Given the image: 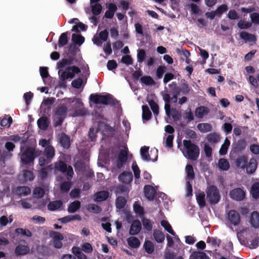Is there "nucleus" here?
Here are the masks:
<instances>
[{
    "label": "nucleus",
    "instance_id": "1",
    "mask_svg": "<svg viewBox=\"0 0 259 259\" xmlns=\"http://www.w3.org/2000/svg\"><path fill=\"white\" fill-rule=\"evenodd\" d=\"M39 144L42 147H46L44 152V155L39 159V164L40 166H44L51 161L55 156V149L53 147L49 145V141L41 139L39 142Z\"/></svg>",
    "mask_w": 259,
    "mask_h": 259
},
{
    "label": "nucleus",
    "instance_id": "2",
    "mask_svg": "<svg viewBox=\"0 0 259 259\" xmlns=\"http://www.w3.org/2000/svg\"><path fill=\"white\" fill-rule=\"evenodd\" d=\"M183 145L185 148L183 151L184 155L189 159L196 160L199 154L198 147L188 140H184Z\"/></svg>",
    "mask_w": 259,
    "mask_h": 259
},
{
    "label": "nucleus",
    "instance_id": "3",
    "mask_svg": "<svg viewBox=\"0 0 259 259\" xmlns=\"http://www.w3.org/2000/svg\"><path fill=\"white\" fill-rule=\"evenodd\" d=\"M65 101L67 104H73L71 109L73 116H82L85 114V110L82 107L83 103L80 99L76 98H67L65 99Z\"/></svg>",
    "mask_w": 259,
    "mask_h": 259
},
{
    "label": "nucleus",
    "instance_id": "4",
    "mask_svg": "<svg viewBox=\"0 0 259 259\" xmlns=\"http://www.w3.org/2000/svg\"><path fill=\"white\" fill-rule=\"evenodd\" d=\"M21 160L25 164H29L33 162L34 156H38L40 152L35 151L33 148H27L23 150L22 146H21Z\"/></svg>",
    "mask_w": 259,
    "mask_h": 259
},
{
    "label": "nucleus",
    "instance_id": "5",
    "mask_svg": "<svg viewBox=\"0 0 259 259\" xmlns=\"http://www.w3.org/2000/svg\"><path fill=\"white\" fill-rule=\"evenodd\" d=\"M186 173V196L190 197L192 195V184L194 178V173L193 167L191 165H187L185 168Z\"/></svg>",
    "mask_w": 259,
    "mask_h": 259
},
{
    "label": "nucleus",
    "instance_id": "6",
    "mask_svg": "<svg viewBox=\"0 0 259 259\" xmlns=\"http://www.w3.org/2000/svg\"><path fill=\"white\" fill-rule=\"evenodd\" d=\"M206 192L207 199L211 204H217L220 200V195L217 188L213 186L208 187Z\"/></svg>",
    "mask_w": 259,
    "mask_h": 259
},
{
    "label": "nucleus",
    "instance_id": "7",
    "mask_svg": "<svg viewBox=\"0 0 259 259\" xmlns=\"http://www.w3.org/2000/svg\"><path fill=\"white\" fill-rule=\"evenodd\" d=\"M140 154L143 160L154 161L157 158V150L156 149H151L150 155L149 153V147L144 146L141 148Z\"/></svg>",
    "mask_w": 259,
    "mask_h": 259
},
{
    "label": "nucleus",
    "instance_id": "8",
    "mask_svg": "<svg viewBox=\"0 0 259 259\" xmlns=\"http://www.w3.org/2000/svg\"><path fill=\"white\" fill-rule=\"evenodd\" d=\"M80 72V69L75 66L68 67L61 73L60 78L62 80H71L75 76V74Z\"/></svg>",
    "mask_w": 259,
    "mask_h": 259
},
{
    "label": "nucleus",
    "instance_id": "9",
    "mask_svg": "<svg viewBox=\"0 0 259 259\" xmlns=\"http://www.w3.org/2000/svg\"><path fill=\"white\" fill-rule=\"evenodd\" d=\"M90 100L96 104H103L105 105L113 104L114 101L110 95H91L90 97Z\"/></svg>",
    "mask_w": 259,
    "mask_h": 259
},
{
    "label": "nucleus",
    "instance_id": "10",
    "mask_svg": "<svg viewBox=\"0 0 259 259\" xmlns=\"http://www.w3.org/2000/svg\"><path fill=\"white\" fill-rule=\"evenodd\" d=\"M50 236L52 239V243L55 248H61L62 247L63 244L61 241L64 239L62 234L53 231L50 232Z\"/></svg>",
    "mask_w": 259,
    "mask_h": 259
},
{
    "label": "nucleus",
    "instance_id": "11",
    "mask_svg": "<svg viewBox=\"0 0 259 259\" xmlns=\"http://www.w3.org/2000/svg\"><path fill=\"white\" fill-rule=\"evenodd\" d=\"M55 168L63 173H66L67 179L70 180L73 175V170L71 166H68L62 161H59L55 164Z\"/></svg>",
    "mask_w": 259,
    "mask_h": 259
},
{
    "label": "nucleus",
    "instance_id": "12",
    "mask_svg": "<svg viewBox=\"0 0 259 259\" xmlns=\"http://www.w3.org/2000/svg\"><path fill=\"white\" fill-rule=\"evenodd\" d=\"M67 110L66 107H61L57 110L54 117L56 126L61 124L66 116Z\"/></svg>",
    "mask_w": 259,
    "mask_h": 259
},
{
    "label": "nucleus",
    "instance_id": "13",
    "mask_svg": "<svg viewBox=\"0 0 259 259\" xmlns=\"http://www.w3.org/2000/svg\"><path fill=\"white\" fill-rule=\"evenodd\" d=\"M108 37V32L107 30L101 31L99 35H95L93 38V41L94 44L101 46L103 42L107 40Z\"/></svg>",
    "mask_w": 259,
    "mask_h": 259
},
{
    "label": "nucleus",
    "instance_id": "14",
    "mask_svg": "<svg viewBox=\"0 0 259 259\" xmlns=\"http://www.w3.org/2000/svg\"><path fill=\"white\" fill-rule=\"evenodd\" d=\"M245 192L240 188H236L230 191V196L231 198L237 201H241L245 197Z\"/></svg>",
    "mask_w": 259,
    "mask_h": 259
},
{
    "label": "nucleus",
    "instance_id": "15",
    "mask_svg": "<svg viewBox=\"0 0 259 259\" xmlns=\"http://www.w3.org/2000/svg\"><path fill=\"white\" fill-rule=\"evenodd\" d=\"M227 218L230 223L234 226L238 225L240 220L239 213L235 210H231L229 211Z\"/></svg>",
    "mask_w": 259,
    "mask_h": 259
},
{
    "label": "nucleus",
    "instance_id": "16",
    "mask_svg": "<svg viewBox=\"0 0 259 259\" xmlns=\"http://www.w3.org/2000/svg\"><path fill=\"white\" fill-rule=\"evenodd\" d=\"M127 152V149L125 147L120 150L117 162V166L118 168L122 167L123 164L126 161Z\"/></svg>",
    "mask_w": 259,
    "mask_h": 259
},
{
    "label": "nucleus",
    "instance_id": "17",
    "mask_svg": "<svg viewBox=\"0 0 259 259\" xmlns=\"http://www.w3.org/2000/svg\"><path fill=\"white\" fill-rule=\"evenodd\" d=\"M256 167L257 161L256 159L254 158H251L248 163L246 164L245 168H246L247 173L252 174L256 170Z\"/></svg>",
    "mask_w": 259,
    "mask_h": 259
},
{
    "label": "nucleus",
    "instance_id": "18",
    "mask_svg": "<svg viewBox=\"0 0 259 259\" xmlns=\"http://www.w3.org/2000/svg\"><path fill=\"white\" fill-rule=\"evenodd\" d=\"M141 229V224L139 221H135L131 225L130 229V234L132 235L138 234Z\"/></svg>",
    "mask_w": 259,
    "mask_h": 259
},
{
    "label": "nucleus",
    "instance_id": "19",
    "mask_svg": "<svg viewBox=\"0 0 259 259\" xmlns=\"http://www.w3.org/2000/svg\"><path fill=\"white\" fill-rule=\"evenodd\" d=\"M155 189L151 186L146 185L144 187V193L146 197L148 200H152L154 197Z\"/></svg>",
    "mask_w": 259,
    "mask_h": 259
},
{
    "label": "nucleus",
    "instance_id": "20",
    "mask_svg": "<svg viewBox=\"0 0 259 259\" xmlns=\"http://www.w3.org/2000/svg\"><path fill=\"white\" fill-rule=\"evenodd\" d=\"M248 161V158L246 156L241 155L238 157L236 160V165L237 166L244 169Z\"/></svg>",
    "mask_w": 259,
    "mask_h": 259
},
{
    "label": "nucleus",
    "instance_id": "21",
    "mask_svg": "<svg viewBox=\"0 0 259 259\" xmlns=\"http://www.w3.org/2000/svg\"><path fill=\"white\" fill-rule=\"evenodd\" d=\"M209 112V109L204 107L200 106L195 109V116L199 118H203L204 116L206 115Z\"/></svg>",
    "mask_w": 259,
    "mask_h": 259
},
{
    "label": "nucleus",
    "instance_id": "22",
    "mask_svg": "<svg viewBox=\"0 0 259 259\" xmlns=\"http://www.w3.org/2000/svg\"><path fill=\"white\" fill-rule=\"evenodd\" d=\"M118 179L123 183L128 184L132 181L133 176L131 172H124L119 176Z\"/></svg>",
    "mask_w": 259,
    "mask_h": 259
},
{
    "label": "nucleus",
    "instance_id": "23",
    "mask_svg": "<svg viewBox=\"0 0 259 259\" xmlns=\"http://www.w3.org/2000/svg\"><path fill=\"white\" fill-rule=\"evenodd\" d=\"M80 247L74 246L72 248V252L78 259H87V255Z\"/></svg>",
    "mask_w": 259,
    "mask_h": 259
},
{
    "label": "nucleus",
    "instance_id": "24",
    "mask_svg": "<svg viewBox=\"0 0 259 259\" xmlns=\"http://www.w3.org/2000/svg\"><path fill=\"white\" fill-rule=\"evenodd\" d=\"M59 142L61 145L64 148L68 149L70 147V141L69 138L64 134L60 135Z\"/></svg>",
    "mask_w": 259,
    "mask_h": 259
},
{
    "label": "nucleus",
    "instance_id": "25",
    "mask_svg": "<svg viewBox=\"0 0 259 259\" xmlns=\"http://www.w3.org/2000/svg\"><path fill=\"white\" fill-rule=\"evenodd\" d=\"M250 223L252 227H259V213L257 211H253L251 214Z\"/></svg>",
    "mask_w": 259,
    "mask_h": 259
},
{
    "label": "nucleus",
    "instance_id": "26",
    "mask_svg": "<svg viewBox=\"0 0 259 259\" xmlns=\"http://www.w3.org/2000/svg\"><path fill=\"white\" fill-rule=\"evenodd\" d=\"M218 167L221 170L227 171L230 168V163L226 159L221 158L219 160Z\"/></svg>",
    "mask_w": 259,
    "mask_h": 259
},
{
    "label": "nucleus",
    "instance_id": "27",
    "mask_svg": "<svg viewBox=\"0 0 259 259\" xmlns=\"http://www.w3.org/2000/svg\"><path fill=\"white\" fill-rule=\"evenodd\" d=\"M29 251V248L25 245H19L15 250L17 255H25Z\"/></svg>",
    "mask_w": 259,
    "mask_h": 259
},
{
    "label": "nucleus",
    "instance_id": "28",
    "mask_svg": "<svg viewBox=\"0 0 259 259\" xmlns=\"http://www.w3.org/2000/svg\"><path fill=\"white\" fill-rule=\"evenodd\" d=\"M109 196V193L107 191H103L97 193L95 195V200L96 201H102L106 200Z\"/></svg>",
    "mask_w": 259,
    "mask_h": 259
},
{
    "label": "nucleus",
    "instance_id": "29",
    "mask_svg": "<svg viewBox=\"0 0 259 259\" xmlns=\"http://www.w3.org/2000/svg\"><path fill=\"white\" fill-rule=\"evenodd\" d=\"M198 130L202 133H207L212 130L211 125L207 123H199L197 126Z\"/></svg>",
    "mask_w": 259,
    "mask_h": 259
},
{
    "label": "nucleus",
    "instance_id": "30",
    "mask_svg": "<svg viewBox=\"0 0 259 259\" xmlns=\"http://www.w3.org/2000/svg\"><path fill=\"white\" fill-rule=\"evenodd\" d=\"M49 122L47 117H42L37 120V125L39 128L42 130L47 129L49 125Z\"/></svg>",
    "mask_w": 259,
    "mask_h": 259
},
{
    "label": "nucleus",
    "instance_id": "31",
    "mask_svg": "<svg viewBox=\"0 0 259 259\" xmlns=\"http://www.w3.org/2000/svg\"><path fill=\"white\" fill-rule=\"evenodd\" d=\"M153 236L155 241L158 243L162 242L165 239L164 234L161 231L157 230L154 231Z\"/></svg>",
    "mask_w": 259,
    "mask_h": 259
},
{
    "label": "nucleus",
    "instance_id": "32",
    "mask_svg": "<svg viewBox=\"0 0 259 259\" xmlns=\"http://www.w3.org/2000/svg\"><path fill=\"white\" fill-rule=\"evenodd\" d=\"M240 36L242 39L249 42H255L256 40L254 35L246 32H241Z\"/></svg>",
    "mask_w": 259,
    "mask_h": 259
},
{
    "label": "nucleus",
    "instance_id": "33",
    "mask_svg": "<svg viewBox=\"0 0 259 259\" xmlns=\"http://www.w3.org/2000/svg\"><path fill=\"white\" fill-rule=\"evenodd\" d=\"M31 192L30 189L26 186L19 187L17 188L16 193L20 196H26Z\"/></svg>",
    "mask_w": 259,
    "mask_h": 259
},
{
    "label": "nucleus",
    "instance_id": "34",
    "mask_svg": "<svg viewBox=\"0 0 259 259\" xmlns=\"http://www.w3.org/2000/svg\"><path fill=\"white\" fill-rule=\"evenodd\" d=\"M230 145V141L226 138L224 141V143L222 145L220 150L219 153L221 155H224L227 153L228 149Z\"/></svg>",
    "mask_w": 259,
    "mask_h": 259
},
{
    "label": "nucleus",
    "instance_id": "35",
    "mask_svg": "<svg viewBox=\"0 0 259 259\" xmlns=\"http://www.w3.org/2000/svg\"><path fill=\"white\" fill-rule=\"evenodd\" d=\"M72 41L74 44L80 46L84 42V38L80 35L73 34L72 35Z\"/></svg>",
    "mask_w": 259,
    "mask_h": 259
},
{
    "label": "nucleus",
    "instance_id": "36",
    "mask_svg": "<svg viewBox=\"0 0 259 259\" xmlns=\"http://www.w3.org/2000/svg\"><path fill=\"white\" fill-rule=\"evenodd\" d=\"M128 245L133 248H138L140 245L139 240L135 237H131L127 239Z\"/></svg>",
    "mask_w": 259,
    "mask_h": 259
},
{
    "label": "nucleus",
    "instance_id": "37",
    "mask_svg": "<svg viewBox=\"0 0 259 259\" xmlns=\"http://www.w3.org/2000/svg\"><path fill=\"white\" fill-rule=\"evenodd\" d=\"M81 220V217L79 215H69L63 217L60 219L62 223H66L73 220Z\"/></svg>",
    "mask_w": 259,
    "mask_h": 259
},
{
    "label": "nucleus",
    "instance_id": "38",
    "mask_svg": "<svg viewBox=\"0 0 259 259\" xmlns=\"http://www.w3.org/2000/svg\"><path fill=\"white\" fill-rule=\"evenodd\" d=\"M250 193L254 198L259 197V183H255L251 187Z\"/></svg>",
    "mask_w": 259,
    "mask_h": 259
},
{
    "label": "nucleus",
    "instance_id": "39",
    "mask_svg": "<svg viewBox=\"0 0 259 259\" xmlns=\"http://www.w3.org/2000/svg\"><path fill=\"white\" fill-rule=\"evenodd\" d=\"M62 205V203L61 201L56 200L50 202L49 204L48 207L49 210L54 211L60 208Z\"/></svg>",
    "mask_w": 259,
    "mask_h": 259
},
{
    "label": "nucleus",
    "instance_id": "40",
    "mask_svg": "<svg viewBox=\"0 0 259 259\" xmlns=\"http://www.w3.org/2000/svg\"><path fill=\"white\" fill-rule=\"evenodd\" d=\"M168 112V114L166 112V115L168 116H172L175 120H179L181 116L180 113L178 111L175 109H170V107H169Z\"/></svg>",
    "mask_w": 259,
    "mask_h": 259
},
{
    "label": "nucleus",
    "instance_id": "41",
    "mask_svg": "<svg viewBox=\"0 0 259 259\" xmlns=\"http://www.w3.org/2000/svg\"><path fill=\"white\" fill-rule=\"evenodd\" d=\"M143 114L142 117L143 120H149L151 116V113L149 108L147 106H142Z\"/></svg>",
    "mask_w": 259,
    "mask_h": 259
},
{
    "label": "nucleus",
    "instance_id": "42",
    "mask_svg": "<svg viewBox=\"0 0 259 259\" xmlns=\"http://www.w3.org/2000/svg\"><path fill=\"white\" fill-rule=\"evenodd\" d=\"M80 205V203L79 201H74L69 205L68 208V211L70 213H73L79 208Z\"/></svg>",
    "mask_w": 259,
    "mask_h": 259
},
{
    "label": "nucleus",
    "instance_id": "43",
    "mask_svg": "<svg viewBox=\"0 0 259 259\" xmlns=\"http://www.w3.org/2000/svg\"><path fill=\"white\" fill-rule=\"evenodd\" d=\"M134 210L135 213L138 214L139 216L141 217L144 214V209L139 202L136 201L135 202L133 205Z\"/></svg>",
    "mask_w": 259,
    "mask_h": 259
},
{
    "label": "nucleus",
    "instance_id": "44",
    "mask_svg": "<svg viewBox=\"0 0 259 259\" xmlns=\"http://www.w3.org/2000/svg\"><path fill=\"white\" fill-rule=\"evenodd\" d=\"M161 226L164 228L165 230L167 231L170 234L172 235H175V233L173 231L171 225L169 224V223L165 220H162L161 221Z\"/></svg>",
    "mask_w": 259,
    "mask_h": 259
},
{
    "label": "nucleus",
    "instance_id": "45",
    "mask_svg": "<svg viewBox=\"0 0 259 259\" xmlns=\"http://www.w3.org/2000/svg\"><path fill=\"white\" fill-rule=\"evenodd\" d=\"M80 249L86 253H90L93 251V246L90 243L85 242L81 245Z\"/></svg>",
    "mask_w": 259,
    "mask_h": 259
},
{
    "label": "nucleus",
    "instance_id": "46",
    "mask_svg": "<svg viewBox=\"0 0 259 259\" xmlns=\"http://www.w3.org/2000/svg\"><path fill=\"white\" fill-rule=\"evenodd\" d=\"M196 200L199 206L201 207H203L205 205L204 193L203 192H202L197 194Z\"/></svg>",
    "mask_w": 259,
    "mask_h": 259
},
{
    "label": "nucleus",
    "instance_id": "47",
    "mask_svg": "<svg viewBox=\"0 0 259 259\" xmlns=\"http://www.w3.org/2000/svg\"><path fill=\"white\" fill-rule=\"evenodd\" d=\"M144 247L146 251L149 254L152 253L154 251V245L150 241H146Z\"/></svg>",
    "mask_w": 259,
    "mask_h": 259
},
{
    "label": "nucleus",
    "instance_id": "48",
    "mask_svg": "<svg viewBox=\"0 0 259 259\" xmlns=\"http://www.w3.org/2000/svg\"><path fill=\"white\" fill-rule=\"evenodd\" d=\"M207 140L212 143H218L220 140V136L216 133H211L207 135Z\"/></svg>",
    "mask_w": 259,
    "mask_h": 259
},
{
    "label": "nucleus",
    "instance_id": "49",
    "mask_svg": "<svg viewBox=\"0 0 259 259\" xmlns=\"http://www.w3.org/2000/svg\"><path fill=\"white\" fill-rule=\"evenodd\" d=\"M68 42V38L66 33H63L60 36L58 42L59 47H62Z\"/></svg>",
    "mask_w": 259,
    "mask_h": 259
},
{
    "label": "nucleus",
    "instance_id": "50",
    "mask_svg": "<svg viewBox=\"0 0 259 259\" xmlns=\"http://www.w3.org/2000/svg\"><path fill=\"white\" fill-rule=\"evenodd\" d=\"M170 99V96L168 94L165 93L163 95V99L164 100V101L165 102V106H164L165 112H167L168 114L169 113L168 112H169V107H170V105H169Z\"/></svg>",
    "mask_w": 259,
    "mask_h": 259
},
{
    "label": "nucleus",
    "instance_id": "51",
    "mask_svg": "<svg viewBox=\"0 0 259 259\" xmlns=\"http://www.w3.org/2000/svg\"><path fill=\"white\" fill-rule=\"evenodd\" d=\"M92 7V11L93 13L97 15H99L102 10V6L99 4H91Z\"/></svg>",
    "mask_w": 259,
    "mask_h": 259
},
{
    "label": "nucleus",
    "instance_id": "52",
    "mask_svg": "<svg viewBox=\"0 0 259 259\" xmlns=\"http://www.w3.org/2000/svg\"><path fill=\"white\" fill-rule=\"evenodd\" d=\"M71 64V61L70 60L67 59H62L57 63V68L60 69Z\"/></svg>",
    "mask_w": 259,
    "mask_h": 259
},
{
    "label": "nucleus",
    "instance_id": "53",
    "mask_svg": "<svg viewBox=\"0 0 259 259\" xmlns=\"http://www.w3.org/2000/svg\"><path fill=\"white\" fill-rule=\"evenodd\" d=\"M126 203V200L124 197H118L116 199V206L118 209H121L124 207Z\"/></svg>",
    "mask_w": 259,
    "mask_h": 259
},
{
    "label": "nucleus",
    "instance_id": "54",
    "mask_svg": "<svg viewBox=\"0 0 259 259\" xmlns=\"http://www.w3.org/2000/svg\"><path fill=\"white\" fill-rule=\"evenodd\" d=\"M87 209L89 211L95 213H99L101 210V209L99 206L94 204H89L87 207Z\"/></svg>",
    "mask_w": 259,
    "mask_h": 259
},
{
    "label": "nucleus",
    "instance_id": "55",
    "mask_svg": "<svg viewBox=\"0 0 259 259\" xmlns=\"http://www.w3.org/2000/svg\"><path fill=\"white\" fill-rule=\"evenodd\" d=\"M252 25L251 23L249 22H247L244 20H240L238 23V26L240 29H247L250 27Z\"/></svg>",
    "mask_w": 259,
    "mask_h": 259
},
{
    "label": "nucleus",
    "instance_id": "56",
    "mask_svg": "<svg viewBox=\"0 0 259 259\" xmlns=\"http://www.w3.org/2000/svg\"><path fill=\"white\" fill-rule=\"evenodd\" d=\"M86 28V26L80 22L78 24L73 26L71 30L72 31L78 32L80 30H85Z\"/></svg>",
    "mask_w": 259,
    "mask_h": 259
},
{
    "label": "nucleus",
    "instance_id": "57",
    "mask_svg": "<svg viewBox=\"0 0 259 259\" xmlns=\"http://www.w3.org/2000/svg\"><path fill=\"white\" fill-rule=\"evenodd\" d=\"M140 80L142 83L146 85H151L154 83L153 79L148 76H143L141 78Z\"/></svg>",
    "mask_w": 259,
    "mask_h": 259
},
{
    "label": "nucleus",
    "instance_id": "58",
    "mask_svg": "<svg viewBox=\"0 0 259 259\" xmlns=\"http://www.w3.org/2000/svg\"><path fill=\"white\" fill-rule=\"evenodd\" d=\"M146 57V52L144 50H139L137 54V61L139 63H142L145 60Z\"/></svg>",
    "mask_w": 259,
    "mask_h": 259
},
{
    "label": "nucleus",
    "instance_id": "59",
    "mask_svg": "<svg viewBox=\"0 0 259 259\" xmlns=\"http://www.w3.org/2000/svg\"><path fill=\"white\" fill-rule=\"evenodd\" d=\"M149 104L153 111L154 115L157 116L158 114L159 107L158 105L153 101H149Z\"/></svg>",
    "mask_w": 259,
    "mask_h": 259
},
{
    "label": "nucleus",
    "instance_id": "60",
    "mask_svg": "<svg viewBox=\"0 0 259 259\" xmlns=\"http://www.w3.org/2000/svg\"><path fill=\"white\" fill-rule=\"evenodd\" d=\"M44 190L40 187L36 188L33 192L34 196L36 198L42 197L44 196Z\"/></svg>",
    "mask_w": 259,
    "mask_h": 259
},
{
    "label": "nucleus",
    "instance_id": "61",
    "mask_svg": "<svg viewBox=\"0 0 259 259\" xmlns=\"http://www.w3.org/2000/svg\"><path fill=\"white\" fill-rule=\"evenodd\" d=\"M207 243L211 245L216 247L219 246L220 241L219 239L215 237H208L207 239Z\"/></svg>",
    "mask_w": 259,
    "mask_h": 259
},
{
    "label": "nucleus",
    "instance_id": "62",
    "mask_svg": "<svg viewBox=\"0 0 259 259\" xmlns=\"http://www.w3.org/2000/svg\"><path fill=\"white\" fill-rule=\"evenodd\" d=\"M184 119L187 122H190L194 119L193 113L191 109L188 110L184 115Z\"/></svg>",
    "mask_w": 259,
    "mask_h": 259
},
{
    "label": "nucleus",
    "instance_id": "63",
    "mask_svg": "<svg viewBox=\"0 0 259 259\" xmlns=\"http://www.w3.org/2000/svg\"><path fill=\"white\" fill-rule=\"evenodd\" d=\"M143 225L144 228L148 231H150L152 228V224L151 222L146 218H144L142 220Z\"/></svg>",
    "mask_w": 259,
    "mask_h": 259
},
{
    "label": "nucleus",
    "instance_id": "64",
    "mask_svg": "<svg viewBox=\"0 0 259 259\" xmlns=\"http://www.w3.org/2000/svg\"><path fill=\"white\" fill-rule=\"evenodd\" d=\"M194 259H210L209 257L203 252H197L194 255Z\"/></svg>",
    "mask_w": 259,
    "mask_h": 259
}]
</instances>
